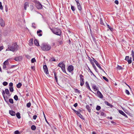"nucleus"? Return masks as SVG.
I'll return each mask as SVG.
<instances>
[{
	"label": "nucleus",
	"instance_id": "obj_6",
	"mask_svg": "<svg viewBox=\"0 0 134 134\" xmlns=\"http://www.w3.org/2000/svg\"><path fill=\"white\" fill-rule=\"evenodd\" d=\"M93 60L94 62L95 63L96 65L99 68L104 72H105L101 68L99 64L97 62V61L94 58H93Z\"/></svg>",
	"mask_w": 134,
	"mask_h": 134
},
{
	"label": "nucleus",
	"instance_id": "obj_56",
	"mask_svg": "<svg viewBox=\"0 0 134 134\" xmlns=\"http://www.w3.org/2000/svg\"><path fill=\"white\" fill-rule=\"evenodd\" d=\"M37 117V116L36 115H34L33 116V119L35 120L36 119Z\"/></svg>",
	"mask_w": 134,
	"mask_h": 134
},
{
	"label": "nucleus",
	"instance_id": "obj_50",
	"mask_svg": "<svg viewBox=\"0 0 134 134\" xmlns=\"http://www.w3.org/2000/svg\"><path fill=\"white\" fill-rule=\"evenodd\" d=\"M58 42H59V44H62L63 43V41L62 40H59L58 41Z\"/></svg>",
	"mask_w": 134,
	"mask_h": 134
},
{
	"label": "nucleus",
	"instance_id": "obj_49",
	"mask_svg": "<svg viewBox=\"0 0 134 134\" xmlns=\"http://www.w3.org/2000/svg\"><path fill=\"white\" fill-rule=\"evenodd\" d=\"M107 26H108V27L111 31L113 30V29L109 25H107Z\"/></svg>",
	"mask_w": 134,
	"mask_h": 134
},
{
	"label": "nucleus",
	"instance_id": "obj_54",
	"mask_svg": "<svg viewBox=\"0 0 134 134\" xmlns=\"http://www.w3.org/2000/svg\"><path fill=\"white\" fill-rule=\"evenodd\" d=\"M33 2L34 3H35V4H36L39 2L36 0H34L33 1Z\"/></svg>",
	"mask_w": 134,
	"mask_h": 134
},
{
	"label": "nucleus",
	"instance_id": "obj_5",
	"mask_svg": "<svg viewBox=\"0 0 134 134\" xmlns=\"http://www.w3.org/2000/svg\"><path fill=\"white\" fill-rule=\"evenodd\" d=\"M76 3L77 8L78 10L80 12H81V10L82 9L81 6L79 3V0H75Z\"/></svg>",
	"mask_w": 134,
	"mask_h": 134
},
{
	"label": "nucleus",
	"instance_id": "obj_39",
	"mask_svg": "<svg viewBox=\"0 0 134 134\" xmlns=\"http://www.w3.org/2000/svg\"><path fill=\"white\" fill-rule=\"evenodd\" d=\"M36 62V60L34 58H32L31 60V62L32 63H34Z\"/></svg>",
	"mask_w": 134,
	"mask_h": 134
},
{
	"label": "nucleus",
	"instance_id": "obj_12",
	"mask_svg": "<svg viewBox=\"0 0 134 134\" xmlns=\"http://www.w3.org/2000/svg\"><path fill=\"white\" fill-rule=\"evenodd\" d=\"M0 24L2 27H4L5 25L4 21L2 18H0Z\"/></svg>",
	"mask_w": 134,
	"mask_h": 134
},
{
	"label": "nucleus",
	"instance_id": "obj_20",
	"mask_svg": "<svg viewBox=\"0 0 134 134\" xmlns=\"http://www.w3.org/2000/svg\"><path fill=\"white\" fill-rule=\"evenodd\" d=\"M86 86V88L90 91H91V89L90 88L89 84L87 82H86L85 83Z\"/></svg>",
	"mask_w": 134,
	"mask_h": 134
},
{
	"label": "nucleus",
	"instance_id": "obj_15",
	"mask_svg": "<svg viewBox=\"0 0 134 134\" xmlns=\"http://www.w3.org/2000/svg\"><path fill=\"white\" fill-rule=\"evenodd\" d=\"M97 93L98 97L100 98H103V96L101 93L99 91H97Z\"/></svg>",
	"mask_w": 134,
	"mask_h": 134
},
{
	"label": "nucleus",
	"instance_id": "obj_53",
	"mask_svg": "<svg viewBox=\"0 0 134 134\" xmlns=\"http://www.w3.org/2000/svg\"><path fill=\"white\" fill-rule=\"evenodd\" d=\"M13 83L12 82H10L9 84V86L10 87H13Z\"/></svg>",
	"mask_w": 134,
	"mask_h": 134
},
{
	"label": "nucleus",
	"instance_id": "obj_24",
	"mask_svg": "<svg viewBox=\"0 0 134 134\" xmlns=\"http://www.w3.org/2000/svg\"><path fill=\"white\" fill-rule=\"evenodd\" d=\"M105 104L107 105L108 106H110L111 108L113 107L112 105L110 103H109L107 101L105 102Z\"/></svg>",
	"mask_w": 134,
	"mask_h": 134
},
{
	"label": "nucleus",
	"instance_id": "obj_58",
	"mask_svg": "<svg viewBox=\"0 0 134 134\" xmlns=\"http://www.w3.org/2000/svg\"><path fill=\"white\" fill-rule=\"evenodd\" d=\"M114 2L116 4H118L119 3L118 1L117 0L115 1Z\"/></svg>",
	"mask_w": 134,
	"mask_h": 134
},
{
	"label": "nucleus",
	"instance_id": "obj_30",
	"mask_svg": "<svg viewBox=\"0 0 134 134\" xmlns=\"http://www.w3.org/2000/svg\"><path fill=\"white\" fill-rule=\"evenodd\" d=\"M5 93L7 95H8L9 94V91L8 90V89L7 88L5 89Z\"/></svg>",
	"mask_w": 134,
	"mask_h": 134
},
{
	"label": "nucleus",
	"instance_id": "obj_36",
	"mask_svg": "<svg viewBox=\"0 0 134 134\" xmlns=\"http://www.w3.org/2000/svg\"><path fill=\"white\" fill-rule=\"evenodd\" d=\"M101 109V107L100 106L97 105L96 108V109L97 110H99Z\"/></svg>",
	"mask_w": 134,
	"mask_h": 134
},
{
	"label": "nucleus",
	"instance_id": "obj_18",
	"mask_svg": "<svg viewBox=\"0 0 134 134\" xmlns=\"http://www.w3.org/2000/svg\"><path fill=\"white\" fill-rule=\"evenodd\" d=\"M29 7V3L27 2H26L24 4V9L25 10H26V8L27 7Z\"/></svg>",
	"mask_w": 134,
	"mask_h": 134
},
{
	"label": "nucleus",
	"instance_id": "obj_48",
	"mask_svg": "<svg viewBox=\"0 0 134 134\" xmlns=\"http://www.w3.org/2000/svg\"><path fill=\"white\" fill-rule=\"evenodd\" d=\"M100 23L101 25H103L104 23L103 22V20L102 18H100Z\"/></svg>",
	"mask_w": 134,
	"mask_h": 134
},
{
	"label": "nucleus",
	"instance_id": "obj_22",
	"mask_svg": "<svg viewBox=\"0 0 134 134\" xmlns=\"http://www.w3.org/2000/svg\"><path fill=\"white\" fill-rule=\"evenodd\" d=\"M86 108L89 113H90L91 112V109L88 105H86Z\"/></svg>",
	"mask_w": 134,
	"mask_h": 134
},
{
	"label": "nucleus",
	"instance_id": "obj_33",
	"mask_svg": "<svg viewBox=\"0 0 134 134\" xmlns=\"http://www.w3.org/2000/svg\"><path fill=\"white\" fill-rule=\"evenodd\" d=\"M123 68L121 66L118 65L117 67V69L118 70H122Z\"/></svg>",
	"mask_w": 134,
	"mask_h": 134
},
{
	"label": "nucleus",
	"instance_id": "obj_11",
	"mask_svg": "<svg viewBox=\"0 0 134 134\" xmlns=\"http://www.w3.org/2000/svg\"><path fill=\"white\" fill-rule=\"evenodd\" d=\"M75 113H76L77 115L82 119L83 120H84L85 119L83 117V116L80 114L79 111H76Z\"/></svg>",
	"mask_w": 134,
	"mask_h": 134
},
{
	"label": "nucleus",
	"instance_id": "obj_35",
	"mask_svg": "<svg viewBox=\"0 0 134 134\" xmlns=\"http://www.w3.org/2000/svg\"><path fill=\"white\" fill-rule=\"evenodd\" d=\"M9 90L11 92H13L14 91L13 87H9Z\"/></svg>",
	"mask_w": 134,
	"mask_h": 134
},
{
	"label": "nucleus",
	"instance_id": "obj_62",
	"mask_svg": "<svg viewBox=\"0 0 134 134\" xmlns=\"http://www.w3.org/2000/svg\"><path fill=\"white\" fill-rule=\"evenodd\" d=\"M0 9L1 10H3V7L2 4L0 6Z\"/></svg>",
	"mask_w": 134,
	"mask_h": 134
},
{
	"label": "nucleus",
	"instance_id": "obj_60",
	"mask_svg": "<svg viewBox=\"0 0 134 134\" xmlns=\"http://www.w3.org/2000/svg\"><path fill=\"white\" fill-rule=\"evenodd\" d=\"M100 115L101 116H104L105 115V114L104 112H101Z\"/></svg>",
	"mask_w": 134,
	"mask_h": 134
},
{
	"label": "nucleus",
	"instance_id": "obj_64",
	"mask_svg": "<svg viewBox=\"0 0 134 134\" xmlns=\"http://www.w3.org/2000/svg\"><path fill=\"white\" fill-rule=\"evenodd\" d=\"M51 59L52 61L55 62V59L54 58H52Z\"/></svg>",
	"mask_w": 134,
	"mask_h": 134
},
{
	"label": "nucleus",
	"instance_id": "obj_21",
	"mask_svg": "<svg viewBox=\"0 0 134 134\" xmlns=\"http://www.w3.org/2000/svg\"><path fill=\"white\" fill-rule=\"evenodd\" d=\"M34 42L36 46H40L38 41L37 40L35 39L34 41Z\"/></svg>",
	"mask_w": 134,
	"mask_h": 134
},
{
	"label": "nucleus",
	"instance_id": "obj_46",
	"mask_svg": "<svg viewBox=\"0 0 134 134\" xmlns=\"http://www.w3.org/2000/svg\"><path fill=\"white\" fill-rule=\"evenodd\" d=\"M103 79L105 80L106 81L108 82V80L105 76H103Z\"/></svg>",
	"mask_w": 134,
	"mask_h": 134
},
{
	"label": "nucleus",
	"instance_id": "obj_61",
	"mask_svg": "<svg viewBox=\"0 0 134 134\" xmlns=\"http://www.w3.org/2000/svg\"><path fill=\"white\" fill-rule=\"evenodd\" d=\"M5 91H4V90H3L2 91V94H3V96H4V94H5Z\"/></svg>",
	"mask_w": 134,
	"mask_h": 134
},
{
	"label": "nucleus",
	"instance_id": "obj_17",
	"mask_svg": "<svg viewBox=\"0 0 134 134\" xmlns=\"http://www.w3.org/2000/svg\"><path fill=\"white\" fill-rule=\"evenodd\" d=\"M9 113L12 116H14L16 114L15 112L12 110H9Z\"/></svg>",
	"mask_w": 134,
	"mask_h": 134
},
{
	"label": "nucleus",
	"instance_id": "obj_10",
	"mask_svg": "<svg viewBox=\"0 0 134 134\" xmlns=\"http://www.w3.org/2000/svg\"><path fill=\"white\" fill-rule=\"evenodd\" d=\"M35 5L36 8L39 9H42V5L39 2L35 4Z\"/></svg>",
	"mask_w": 134,
	"mask_h": 134
},
{
	"label": "nucleus",
	"instance_id": "obj_37",
	"mask_svg": "<svg viewBox=\"0 0 134 134\" xmlns=\"http://www.w3.org/2000/svg\"><path fill=\"white\" fill-rule=\"evenodd\" d=\"M131 55H132V57L133 59H134V52L133 51V50H132L131 51Z\"/></svg>",
	"mask_w": 134,
	"mask_h": 134
},
{
	"label": "nucleus",
	"instance_id": "obj_2",
	"mask_svg": "<svg viewBox=\"0 0 134 134\" xmlns=\"http://www.w3.org/2000/svg\"><path fill=\"white\" fill-rule=\"evenodd\" d=\"M41 48L44 51H48L50 49L51 47L50 45L48 44L43 43L41 45Z\"/></svg>",
	"mask_w": 134,
	"mask_h": 134
},
{
	"label": "nucleus",
	"instance_id": "obj_43",
	"mask_svg": "<svg viewBox=\"0 0 134 134\" xmlns=\"http://www.w3.org/2000/svg\"><path fill=\"white\" fill-rule=\"evenodd\" d=\"M5 10L6 12H7L8 11V6L7 5H5Z\"/></svg>",
	"mask_w": 134,
	"mask_h": 134
},
{
	"label": "nucleus",
	"instance_id": "obj_7",
	"mask_svg": "<svg viewBox=\"0 0 134 134\" xmlns=\"http://www.w3.org/2000/svg\"><path fill=\"white\" fill-rule=\"evenodd\" d=\"M79 77L80 79V85L81 86H82L84 83L83 78L84 76L80 74Z\"/></svg>",
	"mask_w": 134,
	"mask_h": 134
},
{
	"label": "nucleus",
	"instance_id": "obj_31",
	"mask_svg": "<svg viewBox=\"0 0 134 134\" xmlns=\"http://www.w3.org/2000/svg\"><path fill=\"white\" fill-rule=\"evenodd\" d=\"M31 128L32 130H36V126L34 125H32L31 126Z\"/></svg>",
	"mask_w": 134,
	"mask_h": 134
},
{
	"label": "nucleus",
	"instance_id": "obj_4",
	"mask_svg": "<svg viewBox=\"0 0 134 134\" xmlns=\"http://www.w3.org/2000/svg\"><path fill=\"white\" fill-rule=\"evenodd\" d=\"M58 66L61 68L64 72L68 74L65 70V65L63 63V62H60L58 64Z\"/></svg>",
	"mask_w": 134,
	"mask_h": 134
},
{
	"label": "nucleus",
	"instance_id": "obj_16",
	"mask_svg": "<svg viewBox=\"0 0 134 134\" xmlns=\"http://www.w3.org/2000/svg\"><path fill=\"white\" fill-rule=\"evenodd\" d=\"M119 112L122 115H123L126 118H127L128 117L124 113L122 110H120L119 111Z\"/></svg>",
	"mask_w": 134,
	"mask_h": 134
},
{
	"label": "nucleus",
	"instance_id": "obj_1",
	"mask_svg": "<svg viewBox=\"0 0 134 134\" xmlns=\"http://www.w3.org/2000/svg\"><path fill=\"white\" fill-rule=\"evenodd\" d=\"M18 49V46L16 43H14L12 45L9 44L8 46V49L6 51H10L12 52L16 51Z\"/></svg>",
	"mask_w": 134,
	"mask_h": 134
},
{
	"label": "nucleus",
	"instance_id": "obj_3",
	"mask_svg": "<svg viewBox=\"0 0 134 134\" xmlns=\"http://www.w3.org/2000/svg\"><path fill=\"white\" fill-rule=\"evenodd\" d=\"M51 30L54 34L60 36L61 34V31L59 29L55 28L53 29H51Z\"/></svg>",
	"mask_w": 134,
	"mask_h": 134
},
{
	"label": "nucleus",
	"instance_id": "obj_23",
	"mask_svg": "<svg viewBox=\"0 0 134 134\" xmlns=\"http://www.w3.org/2000/svg\"><path fill=\"white\" fill-rule=\"evenodd\" d=\"M92 88L95 91H97L98 90V88L96 86L94 85H92Z\"/></svg>",
	"mask_w": 134,
	"mask_h": 134
},
{
	"label": "nucleus",
	"instance_id": "obj_29",
	"mask_svg": "<svg viewBox=\"0 0 134 134\" xmlns=\"http://www.w3.org/2000/svg\"><path fill=\"white\" fill-rule=\"evenodd\" d=\"M22 85L21 83L19 82L16 85V87L18 88H19L21 87Z\"/></svg>",
	"mask_w": 134,
	"mask_h": 134
},
{
	"label": "nucleus",
	"instance_id": "obj_25",
	"mask_svg": "<svg viewBox=\"0 0 134 134\" xmlns=\"http://www.w3.org/2000/svg\"><path fill=\"white\" fill-rule=\"evenodd\" d=\"M33 39L32 38H31L29 41V44L31 46L33 44Z\"/></svg>",
	"mask_w": 134,
	"mask_h": 134
},
{
	"label": "nucleus",
	"instance_id": "obj_55",
	"mask_svg": "<svg viewBox=\"0 0 134 134\" xmlns=\"http://www.w3.org/2000/svg\"><path fill=\"white\" fill-rule=\"evenodd\" d=\"M92 38L93 39V41L94 42H96V38H95L93 36H92Z\"/></svg>",
	"mask_w": 134,
	"mask_h": 134
},
{
	"label": "nucleus",
	"instance_id": "obj_44",
	"mask_svg": "<svg viewBox=\"0 0 134 134\" xmlns=\"http://www.w3.org/2000/svg\"><path fill=\"white\" fill-rule=\"evenodd\" d=\"M8 63V60H7L5 61L3 63V64H5V65H7Z\"/></svg>",
	"mask_w": 134,
	"mask_h": 134
},
{
	"label": "nucleus",
	"instance_id": "obj_59",
	"mask_svg": "<svg viewBox=\"0 0 134 134\" xmlns=\"http://www.w3.org/2000/svg\"><path fill=\"white\" fill-rule=\"evenodd\" d=\"M32 27L34 28V29H35L36 28V27L34 26V25H35V24L34 23H32Z\"/></svg>",
	"mask_w": 134,
	"mask_h": 134
},
{
	"label": "nucleus",
	"instance_id": "obj_9",
	"mask_svg": "<svg viewBox=\"0 0 134 134\" xmlns=\"http://www.w3.org/2000/svg\"><path fill=\"white\" fill-rule=\"evenodd\" d=\"M129 56H126V57L125 60L128 62L129 64H130L132 63V58L130 57L129 59Z\"/></svg>",
	"mask_w": 134,
	"mask_h": 134
},
{
	"label": "nucleus",
	"instance_id": "obj_38",
	"mask_svg": "<svg viewBox=\"0 0 134 134\" xmlns=\"http://www.w3.org/2000/svg\"><path fill=\"white\" fill-rule=\"evenodd\" d=\"M3 69H5V68L6 70H8V68L6 67V65H5V64H3Z\"/></svg>",
	"mask_w": 134,
	"mask_h": 134
},
{
	"label": "nucleus",
	"instance_id": "obj_57",
	"mask_svg": "<svg viewBox=\"0 0 134 134\" xmlns=\"http://www.w3.org/2000/svg\"><path fill=\"white\" fill-rule=\"evenodd\" d=\"M16 66V65H12L10 67L8 68V69H10L11 68H13L14 67H15Z\"/></svg>",
	"mask_w": 134,
	"mask_h": 134
},
{
	"label": "nucleus",
	"instance_id": "obj_8",
	"mask_svg": "<svg viewBox=\"0 0 134 134\" xmlns=\"http://www.w3.org/2000/svg\"><path fill=\"white\" fill-rule=\"evenodd\" d=\"M43 69L45 73L47 74H49V72L48 68L46 65H44L43 66Z\"/></svg>",
	"mask_w": 134,
	"mask_h": 134
},
{
	"label": "nucleus",
	"instance_id": "obj_52",
	"mask_svg": "<svg viewBox=\"0 0 134 134\" xmlns=\"http://www.w3.org/2000/svg\"><path fill=\"white\" fill-rule=\"evenodd\" d=\"M43 115H44V119L46 121V122L47 123H48L47 121V120L46 119V117L45 116V115L44 113L43 112Z\"/></svg>",
	"mask_w": 134,
	"mask_h": 134
},
{
	"label": "nucleus",
	"instance_id": "obj_19",
	"mask_svg": "<svg viewBox=\"0 0 134 134\" xmlns=\"http://www.w3.org/2000/svg\"><path fill=\"white\" fill-rule=\"evenodd\" d=\"M42 31L41 30H38L37 31V34L39 36H41L42 35V34L41 33L42 32Z\"/></svg>",
	"mask_w": 134,
	"mask_h": 134
},
{
	"label": "nucleus",
	"instance_id": "obj_51",
	"mask_svg": "<svg viewBox=\"0 0 134 134\" xmlns=\"http://www.w3.org/2000/svg\"><path fill=\"white\" fill-rule=\"evenodd\" d=\"M15 134H20L18 130H16L14 132Z\"/></svg>",
	"mask_w": 134,
	"mask_h": 134
},
{
	"label": "nucleus",
	"instance_id": "obj_41",
	"mask_svg": "<svg viewBox=\"0 0 134 134\" xmlns=\"http://www.w3.org/2000/svg\"><path fill=\"white\" fill-rule=\"evenodd\" d=\"M9 101L11 104H13V99L12 98H10L9 99Z\"/></svg>",
	"mask_w": 134,
	"mask_h": 134
},
{
	"label": "nucleus",
	"instance_id": "obj_40",
	"mask_svg": "<svg viewBox=\"0 0 134 134\" xmlns=\"http://www.w3.org/2000/svg\"><path fill=\"white\" fill-rule=\"evenodd\" d=\"M3 98H4V99L5 100V101L6 102H8V99L7 97H5V96H3Z\"/></svg>",
	"mask_w": 134,
	"mask_h": 134
},
{
	"label": "nucleus",
	"instance_id": "obj_32",
	"mask_svg": "<svg viewBox=\"0 0 134 134\" xmlns=\"http://www.w3.org/2000/svg\"><path fill=\"white\" fill-rule=\"evenodd\" d=\"M71 8L73 12H74L75 11V7L74 6H72V5H71Z\"/></svg>",
	"mask_w": 134,
	"mask_h": 134
},
{
	"label": "nucleus",
	"instance_id": "obj_27",
	"mask_svg": "<svg viewBox=\"0 0 134 134\" xmlns=\"http://www.w3.org/2000/svg\"><path fill=\"white\" fill-rule=\"evenodd\" d=\"M92 66L95 70L97 72V68H96L95 64H94L93 62H92Z\"/></svg>",
	"mask_w": 134,
	"mask_h": 134
},
{
	"label": "nucleus",
	"instance_id": "obj_34",
	"mask_svg": "<svg viewBox=\"0 0 134 134\" xmlns=\"http://www.w3.org/2000/svg\"><path fill=\"white\" fill-rule=\"evenodd\" d=\"M14 98L15 100L17 101L18 100V97L16 95H15L14 96Z\"/></svg>",
	"mask_w": 134,
	"mask_h": 134
},
{
	"label": "nucleus",
	"instance_id": "obj_26",
	"mask_svg": "<svg viewBox=\"0 0 134 134\" xmlns=\"http://www.w3.org/2000/svg\"><path fill=\"white\" fill-rule=\"evenodd\" d=\"M54 78L55 80V81L56 82H58V79L56 75V74L55 72H54Z\"/></svg>",
	"mask_w": 134,
	"mask_h": 134
},
{
	"label": "nucleus",
	"instance_id": "obj_13",
	"mask_svg": "<svg viewBox=\"0 0 134 134\" xmlns=\"http://www.w3.org/2000/svg\"><path fill=\"white\" fill-rule=\"evenodd\" d=\"M68 71L70 72L74 70V67L72 65H71L69 66L68 68Z\"/></svg>",
	"mask_w": 134,
	"mask_h": 134
},
{
	"label": "nucleus",
	"instance_id": "obj_47",
	"mask_svg": "<svg viewBox=\"0 0 134 134\" xmlns=\"http://www.w3.org/2000/svg\"><path fill=\"white\" fill-rule=\"evenodd\" d=\"M8 83L6 82H4L3 83V85L4 86H6L8 85Z\"/></svg>",
	"mask_w": 134,
	"mask_h": 134
},
{
	"label": "nucleus",
	"instance_id": "obj_42",
	"mask_svg": "<svg viewBox=\"0 0 134 134\" xmlns=\"http://www.w3.org/2000/svg\"><path fill=\"white\" fill-rule=\"evenodd\" d=\"M31 105V103L30 102L26 104V106L28 107L29 108L30 107Z\"/></svg>",
	"mask_w": 134,
	"mask_h": 134
},
{
	"label": "nucleus",
	"instance_id": "obj_14",
	"mask_svg": "<svg viewBox=\"0 0 134 134\" xmlns=\"http://www.w3.org/2000/svg\"><path fill=\"white\" fill-rule=\"evenodd\" d=\"M22 57L21 56H19L16 57L14 58V60L17 61H20L22 60Z\"/></svg>",
	"mask_w": 134,
	"mask_h": 134
},
{
	"label": "nucleus",
	"instance_id": "obj_45",
	"mask_svg": "<svg viewBox=\"0 0 134 134\" xmlns=\"http://www.w3.org/2000/svg\"><path fill=\"white\" fill-rule=\"evenodd\" d=\"M125 92L128 95H129L130 94L129 92L127 90H126Z\"/></svg>",
	"mask_w": 134,
	"mask_h": 134
},
{
	"label": "nucleus",
	"instance_id": "obj_28",
	"mask_svg": "<svg viewBox=\"0 0 134 134\" xmlns=\"http://www.w3.org/2000/svg\"><path fill=\"white\" fill-rule=\"evenodd\" d=\"M16 116L18 119H20L21 118V116L19 113H17L16 114Z\"/></svg>",
	"mask_w": 134,
	"mask_h": 134
},
{
	"label": "nucleus",
	"instance_id": "obj_63",
	"mask_svg": "<svg viewBox=\"0 0 134 134\" xmlns=\"http://www.w3.org/2000/svg\"><path fill=\"white\" fill-rule=\"evenodd\" d=\"M77 105H78V104H77V103H75L74 105V106L76 107L77 106Z\"/></svg>",
	"mask_w": 134,
	"mask_h": 134
}]
</instances>
